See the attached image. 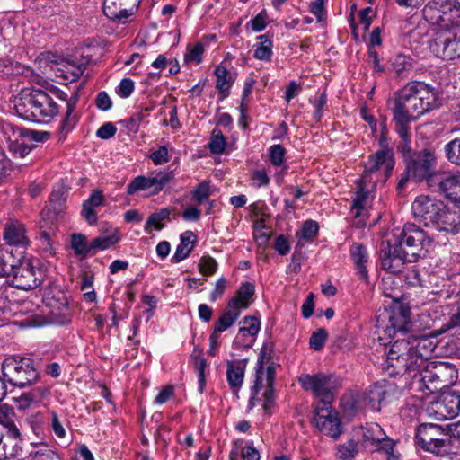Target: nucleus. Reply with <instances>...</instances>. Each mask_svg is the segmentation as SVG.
<instances>
[{
	"mask_svg": "<svg viewBox=\"0 0 460 460\" xmlns=\"http://www.w3.org/2000/svg\"><path fill=\"white\" fill-rule=\"evenodd\" d=\"M423 15L431 24L430 52L443 59L460 58V0H433L424 7Z\"/></svg>",
	"mask_w": 460,
	"mask_h": 460,
	"instance_id": "nucleus-1",
	"label": "nucleus"
},
{
	"mask_svg": "<svg viewBox=\"0 0 460 460\" xmlns=\"http://www.w3.org/2000/svg\"><path fill=\"white\" fill-rule=\"evenodd\" d=\"M435 349L434 340L427 336L398 338L389 346L384 369L389 376L415 378Z\"/></svg>",
	"mask_w": 460,
	"mask_h": 460,
	"instance_id": "nucleus-2",
	"label": "nucleus"
},
{
	"mask_svg": "<svg viewBox=\"0 0 460 460\" xmlns=\"http://www.w3.org/2000/svg\"><path fill=\"white\" fill-rule=\"evenodd\" d=\"M432 240L414 224H405L402 229L393 230L386 247L381 252L382 267L392 272L405 261H415L425 255Z\"/></svg>",
	"mask_w": 460,
	"mask_h": 460,
	"instance_id": "nucleus-3",
	"label": "nucleus"
},
{
	"mask_svg": "<svg viewBox=\"0 0 460 460\" xmlns=\"http://www.w3.org/2000/svg\"><path fill=\"white\" fill-rule=\"evenodd\" d=\"M393 167L390 150L381 149L371 156L364 173L357 181V190L351 205L356 217L366 216L374 199L373 190L376 182L385 181Z\"/></svg>",
	"mask_w": 460,
	"mask_h": 460,
	"instance_id": "nucleus-4",
	"label": "nucleus"
},
{
	"mask_svg": "<svg viewBox=\"0 0 460 460\" xmlns=\"http://www.w3.org/2000/svg\"><path fill=\"white\" fill-rule=\"evenodd\" d=\"M394 102L393 114L401 121L405 118L415 120L439 106L435 91L421 82L407 84L395 93Z\"/></svg>",
	"mask_w": 460,
	"mask_h": 460,
	"instance_id": "nucleus-5",
	"label": "nucleus"
},
{
	"mask_svg": "<svg viewBox=\"0 0 460 460\" xmlns=\"http://www.w3.org/2000/svg\"><path fill=\"white\" fill-rule=\"evenodd\" d=\"M13 110L24 120L44 123L58 113L54 99L40 89H22L13 101Z\"/></svg>",
	"mask_w": 460,
	"mask_h": 460,
	"instance_id": "nucleus-6",
	"label": "nucleus"
},
{
	"mask_svg": "<svg viewBox=\"0 0 460 460\" xmlns=\"http://www.w3.org/2000/svg\"><path fill=\"white\" fill-rule=\"evenodd\" d=\"M394 284H395V279L393 276L384 279L382 283L384 295L394 301L388 316L389 324L385 330L389 336L396 333L405 334L411 329V308L401 303L402 291L399 288H393Z\"/></svg>",
	"mask_w": 460,
	"mask_h": 460,
	"instance_id": "nucleus-7",
	"label": "nucleus"
},
{
	"mask_svg": "<svg viewBox=\"0 0 460 460\" xmlns=\"http://www.w3.org/2000/svg\"><path fill=\"white\" fill-rule=\"evenodd\" d=\"M354 438L365 447L382 455L385 460H400L401 455L395 450V442L386 437L377 423H368L352 430Z\"/></svg>",
	"mask_w": 460,
	"mask_h": 460,
	"instance_id": "nucleus-8",
	"label": "nucleus"
},
{
	"mask_svg": "<svg viewBox=\"0 0 460 460\" xmlns=\"http://www.w3.org/2000/svg\"><path fill=\"white\" fill-rule=\"evenodd\" d=\"M2 371L5 381L22 388L34 384L39 378L33 360L24 357L6 358L2 363Z\"/></svg>",
	"mask_w": 460,
	"mask_h": 460,
	"instance_id": "nucleus-9",
	"label": "nucleus"
},
{
	"mask_svg": "<svg viewBox=\"0 0 460 460\" xmlns=\"http://www.w3.org/2000/svg\"><path fill=\"white\" fill-rule=\"evenodd\" d=\"M418 376L425 387L434 393L453 385L457 379V370L447 362L427 360Z\"/></svg>",
	"mask_w": 460,
	"mask_h": 460,
	"instance_id": "nucleus-10",
	"label": "nucleus"
},
{
	"mask_svg": "<svg viewBox=\"0 0 460 460\" xmlns=\"http://www.w3.org/2000/svg\"><path fill=\"white\" fill-rule=\"evenodd\" d=\"M416 443L423 450L442 456L450 449V436L438 424H420L415 434Z\"/></svg>",
	"mask_w": 460,
	"mask_h": 460,
	"instance_id": "nucleus-11",
	"label": "nucleus"
},
{
	"mask_svg": "<svg viewBox=\"0 0 460 460\" xmlns=\"http://www.w3.org/2000/svg\"><path fill=\"white\" fill-rule=\"evenodd\" d=\"M298 382L304 390L318 398L316 402H326V401L329 403L332 402L334 392L338 386L333 376L324 373L302 374L298 377Z\"/></svg>",
	"mask_w": 460,
	"mask_h": 460,
	"instance_id": "nucleus-12",
	"label": "nucleus"
},
{
	"mask_svg": "<svg viewBox=\"0 0 460 460\" xmlns=\"http://www.w3.org/2000/svg\"><path fill=\"white\" fill-rule=\"evenodd\" d=\"M394 391L393 384L386 382H377L370 385L363 393L357 394L352 398L350 409L357 412L363 409L379 411L381 403L386 401Z\"/></svg>",
	"mask_w": 460,
	"mask_h": 460,
	"instance_id": "nucleus-13",
	"label": "nucleus"
},
{
	"mask_svg": "<svg viewBox=\"0 0 460 460\" xmlns=\"http://www.w3.org/2000/svg\"><path fill=\"white\" fill-rule=\"evenodd\" d=\"M314 422L322 434L334 440H337L343 432L339 413L328 401L314 403Z\"/></svg>",
	"mask_w": 460,
	"mask_h": 460,
	"instance_id": "nucleus-14",
	"label": "nucleus"
},
{
	"mask_svg": "<svg viewBox=\"0 0 460 460\" xmlns=\"http://www.w3.org/2000/svg\"><path fill=\"white\" fill-rule=\"evenodd\" d=\"M414 217L426 226H434L438 223L439 212L444 208V203L429 195L418 196L411 206Z\"/></svg>",
	"mask_w": 460,
	"mask_h": 460,
	"instance_id": "nucleus-15",
	"label": "nucleus"
},
{
	"mask_svg": "<svg viewBox=\"0 0 460 460\" xmlns=\"http://www.w3.org/2000/svg\"><path fill=\"white\" fill-rule=\"evenodd\" d=\"M172 178V172H159L152 176H137L128 183L127 193L133 195L137 191L151 190L152 194H157Z\"/></svg>",
	"mask_w": 460,
	"mask_h": 460,
	"instance_id": "nucleus-16",
	"label": "nucleus"
},
{
	"mask_svg": "<svg viewBox=\"0 0 460 460\" xmlns=\"http://www.w3.org/2000/svg\"><path fill=\"white\" fill-rule=\"evenodd\" d=\"M436 162L437 158L434 153L425 149L407 164L409 174L416 181L427 180L429 182L433 176Z\"/></svg>",
	"mask_w": 460,
	"mask_h": 460,
	"instance_id": "nucleus-17",
	"label": "nucleus"
},
{
	"mask_svg": "<svg viewBox=\"0 0 460 460\" xmlns=\"http://www.w3.org/2000/svg\"><path fill=\"white\" fill-rule=\"evenodd\" d=\"M10 276L12 277V285L18 289L30 290L40 284L29 260L19 261V265H14Z\"/></svg>",
	"mask_w": 460,
	"mask_h": 460,
	"instance_id": "nucleus-18",
	"label": "nucleus"
},
{
	"mask_svg": "<svg viewBox=\"0 0 460 460\" xmlns=\"http://www.w3.org/2000/svg\"><path fill=\"white\" fill-rule=\"evenodd\" d=\"M141 0H104L103 13L111 20L126 21L137 10Z\"/></svg>",
	"mask_w": 460,
	"mask_h": 460,
	"instance_id": "nucleus-19",
	"label": "nucleus"
},
{
	"mask_svg": "<svg viewBox=\"0 0 460 460\" xmlns=\"http://www.w3.org/2000/svg\"><path fill=\"white\" fill-rule=\"evenodd\" d=\"M435 408L438 419H453L460 412V394L456 391L443 394Z\"/></svg>",
	"mask_w": 460,
	"mask_h": 460,
	"instance_id": "nucleus-20",
	"label": "nucleus"
},
{
	"mask_svg": "<svg viewBox=\"0 0 460 460\" xmlns=\"http://www.w3.org/2000/svg\"><path fill=\"white\" fill-rule=\"evenodd\" d=\"M438 217V223L434 225L436 229L456 234L460 226V207L453 205L449 208L444 204V208Z\"/></svg>",
	"mask_w": 460,
	"mask_h": 460,
	"instance_id": "nucleus-21",
	"label": "nucleus"
},
{
	"mask_svg": "<svg viewBox=\"0 0 460 460\" xmlns=\"http://www.w3.org/2000/svg\"><path fill=\"white\" fill-rule=\"evenodd\" d=\"M3 237L9 245L25 247L30 243L25 226L17 220L5 223Z\"/></svg>",
	"mask_w": 460,
	"mask_h": 460,
	"instance_id": "nucleus-22",
	"label": "nucleus"
},
{
	"mask_svg": "<svg viewBox=\"0 0 460 460\" xmlns=\"http://www.w3.org/2000/svg\"><path fill=\"white\" fill-rule=\"evenodd\" d=\"M436 177L439 190L447 198L460 202V172H443Z\"/></svg>",
	"mask_w": 460,
	"mask_h": 460,
	"instance_id": "nucleus-23",
	"label": "nucleus"
},
{
	"mask_svg": "<svg viewBox=\"0 0 460 460\" xmlns=\"http://www.w3.org/2000/svg\"><path fill=\"white\" fill-rule=\"evenodd\" d=\"M254 292L253 284L243 282L237 289L236 294L228 301L227 305L241 313L242 310L247 309L252 304Z\"/></svg>",
	"mask_w": 460,
	"mask_h": 460,
	"instance_id": "nucleus-24",
	"label": "nucleus"
},
{
	"mask_svg": "<svg viewBox=\"0 0 460 460\" xmlns=\"http://www.w3.org/2000/svg\"><path fill=\"white\" fill-rule=\"evenodd\" d=\"M270 359L271 351L267 345H263L256 366V378H258L259 381L265 378L266 382L270 384L274 380L275 369L270 364Z\"/></svg>",
	"mask_w": 460,
	"mask_h": 460,
	"instance_id": "nucleus-25",
	"label": "nucleus"
},
{
	"mask_svg": "<svg viewBox=\"0 0 460 460\" xmlns=\"http://www.w3.org/2000/svg\"><path fill=\"white\" fill-rule=\"evenodd\" d=\"M246 364L243 361H229L227 363L226 379L230 389L236 395L243 386Z\"/></svg>",
	"mask_w": 460,
	"mask_h": 460,
	"instance_id": "nucleus-26",
	"label": "nucleus"
},
{
	"mask_svg": "<svg viewBox=\"0 0 460 460\" xmlns=\"http://www.w3.org/2000/svg\"><path fill=\"white\" fill-rule=\"evenodd\" d=\"M120 240L119 230L116 227L109 226L101 233L99 236L91 242L93 255L99 251L107 250Z\"/></svg>",
	"mask_w": 460,
	"mask_h": 460,
	"instance_id": "nucleus-27",
	"label": "nucleus"
},
{
	"mask_svg": "<svg viewBox=\"0 0 460 460\" xmlns=\"http://www.w3.org/2000/svg\"><path fill=\"white\" fill-rule=\"evenodd\" d=\"M66 190L64 186H56L49 196V205L47 209L42 212V218L45 221V217H51L61 213L66 207Z\"/></svg>",
	"mask_w": 460,
	"mask_h": 460,
	"instance_id": "nucleus-28",
	"label": "nucleus"
},
{
	"mask_svg": "<svg viewBox=\"0 0 460 460\" xmlns=\"http://www.w3.org/2000/svg\"><path fill=\"white\" fill-rule=\"evenodd\" d=\"M214 74L217 78V89L224 97L228 96L230 89L235 81L234 74H232L223 63L217 66Z\"/></svg>",
	"mask_w": 460,
	"mask_h": 460,
	"instance_id": "nucleus-29",
	"label": "nucleus"
},
{
	"mask_svg": "<svg viewBox=\"0 0 460 460\" xmlns=\"http://www.w3.org/2000/svg\"><path fill=\"white\" fill-rule=\"evenodd\" d=\"M104 203V197L101 190H94L90 198L84 201L82 215L90 225H95L97 222V213L94 208L100 207Z\"/></svg>",
	"mask_w": 460,
	"mask_h": 460,
	"instance_id": "nucleus-30",
	"label": "nucleus"
},
{
	"mask_svg": "<svg viewBox=\"0 0 460 460\" xmlns=\"http://www.w3.org/2000/svg\"><path fill=\"white\" fill-rule=\"evenodd\" d=\"M195 242L196 236L193 232L185 231L182 233L181 235V243L172 257V261L177 263L186 259L193 250Z\"/></svg>",
	"mask_w": 460,
	"mask_h": 460,
	"instance_id": "nucleus-31",
	"label": "nucleus"
},
{
	"mask_svg": "<svg viewBox=\"0 0 460 460\" xmlns=\"http://www.w3.org/2000/svg\"><path fill=\"white\" fill-rule=\"evenodd\" d=\"M350 256L356 265L361 279L367 278L366 263L368 261V253L366 247L359 243H354L350 248Z\"/></svg>",
	"mask_w": 460,
	"mask_h": 460,
	"instance_id": "nucleus-32",
	"label": "nucleus"
},
{
	"mask_svg": "<svg viewBox=\"0 0 460 460\" xmlns=\"http://www.w3.org/2000/svg\"><path fill=\"white\" fill-rule=\"evenodd\" d=\"M45 390L43 388H37L33 391L22 394L18 397H13V400L16 406L21 411H26L31 405L39 402L44 396Z\"/></svg>",
	"mask_w": 460,
	"mask_h": 460,
	"instance_id": "nucleus-33",
	"label": "nucleus"
},
{
	"mask_svg": "<svg viewBox=\"0 0 460 460\" xmlns=\"http://www.w3.org/2000/svg\"><path fill=\"white\" fill-rule=\"evenodd\" d=\"M273 42L267 35L257 37V43L254 45L253 57L261 61H269L273 54Z\"/></svg>",
	"mask_w": 460,
	"mask_h": 460,
	"instance_id": "nucleus-34",
	"label": "nucleus"
},
{
	"mask_svg": "<svg viewBox=\"0 0 460 460\" xmlns=\"http://www.w3.org/2000/svg\"><path fill=\"white\" fill-rule=\"evenodd\" d=\"M240 315V312H238L236 309L230 308L229 305H227L226 310L215 323L214 331L221 334L232 325H234Z\"/></svg>",
	"mask_w": 460,
	"mask_h": 460,
	"instance_id": "nucleus-35",
	"label": "nucleus"
},
{
	"mask_svg": "<svg viewBox=\"0 0 460 460\" xmlns=\"http://www.w3.org/2000/svg\"><path fill=\"white\" fill-rule=\"evenodd\" d=\"M170 214L171 210L168 208H161L150 214L145 225V232L151 234L152 228L161 231L164 226L163 221L169 219Z\"/></svg>",
	"mask_w": 460,
	"mask_h": 460,
	"instance_id": "nucleus-36",
	"label": "nucleus"
},
{
	"mask_svg": "<svg viewBox=\"0 0 460 460\" xmlns=\"http://www.w3.org/2000/svg\"><path fill=\"white\" fill-rule=\"evenodd\" d=\"M358 444L359 441L354 438V434L351 432L350 438L337 447L338 460H353L358 453Z\"/></svg>",
	"mask_w": 460,
	"mask_h": 460,
	"instance_id": "nucleus-37",
	"label": "nucleus"
},
{
	"mask_svg": "<svg viewBox=\"0 0 460 460\" xmlns=\"http://www.w3.org/2000/svg\"><path fill=\"white\" fill-rule=\"evenodd\" d=\"M152 110L153 107L141 108L140 111H137L124 121L126 128L132 133H137L145 119L148 117Z\"/></svg>",
	"mask_w": 460,
	"mask_h": 460,
	"instance_id": "nucleus-38",
	"label": "nucleus"
},
{
	"mask_svg": "<svg viewBox=\"0 0 460 460\" xmlns=\"http://www.w3.org/2000/svg\"><path fill=\"white\" fill-rule=\"evenodd\" d=\"M71 247L77 256L85 258L93 255L91 243H87V238L82 234H74L71 237Z\"/></svg>",
	"mask_w": 460,
	"mask_h": 460,
	"instance_id": "nucleus-39",
	"label": "nucleus"
},
{
	"mask_svg": "<svg viewBox=\"0 0 460 460\" xmlns=\"http://www.w3.org/2000/svg\"><path fill=\"white\" fill-rule=\"evenodd\" d=\"M76 99H70L66 102L65 118L61 120L60 130L64 134L70 132L77 123V116L74 113Z\"/></svg>",
	"mask_w": 460,
	"mask_h": 460,
	"instance_id": "nucleus-40",
	"label": "nucleus"
},
{
	"mask_svg": "<svg viewBox=\"0 0 460 460\" xmlns=\"http://www.w3.org/2000/svg\"><path fill=\"white\" fill-rule=\"evenodd\" d=\"M28 460H63L61 456L54 450L40 447L32 449L27 457Z\"/></svg>",
	"mask_w": 460,
	"mask_h": 460,
	"instance_id": "nucleus-41",
	"label": "nucleus"
},
{
	"mask_svg": "<svg viewBox=\"0 0 460 460\" xmlns=\"http://www.w3.org/2000/svg\"><path fill=\"white\" fill-rule=\"evenodd\" d=\"M205 51V47L202 42H198L194 46H188L187 51L184 55V62L186 64L199 65L202 61V55Z\"/></svg>",
	"mask_w": 460,
	"mask_h": 460,
	"instance_id": "nucleus-42",
	"label": "nucleus"
},
{
	"mask_svg": "<svg viewBox=\"0 0 460 460\" xmlns=\"http://www.w3.org/2000/svg\"><path fill=\"white\" fill-rule=\"evenodd\" d=\"M226 146V141L219 129H213L211 132L210 142L208 144L209 150L212 154H223Z\"/></svg>",
	"mask_w": 460,
	"mask_h": 460,
	"instance_id": "nucleus-43",
	"label": "nucleus"
},
{
	"mask_svg": "<svg viewBox=\"0 0 460 460\" xmlns=\"http://www.w3.org/2000/svg\"><path fill=\"white\" fill-rule=\"evenodd\" d=\"M13 414L12 409L7 405H0V424L8 429L13 438H18L20 435L17 427L9 420V416Z\"/></svg>",
	"mask_w": 460,
	"mask_h": 460,
	"instance_id": "nucleus-44",
	"label": "nucleus"
},
{
	"mask_svg": "<svg viewBox=\"0 0 460 460\" xmlns=\"http://www.w3.org/2000/svg\"><path fill=\"white\" fill-rule=\"evenodd\" d=\"M15 265L13 255L4 250H0V278L10 276Z\"/></svg>",
	"mask_w": 460,
	"mask_h": 460,
	"instance_id": "nucleus-45",
	"label": "nucleus"
},
{
	"mask_svg": "<svg viewBox=\"0 0 460 460\" xmlns=\"http://www.w3.org/2000/svg\"><path fill=\"white\" fill-rule=\"evenodd\" d=\"M286 149L279 144H275L269 148V157L272 165L281 167L285 163Z\"/></svg>",
	"mask_w": 460,
	"mask_h": 460,
	"instance_id": "nucleus-46",
	"label": "nucleus"
},
{
	"mask_svg": "<svg viewBox=\"0 0 460 460\" xmlns=\"http://www.w3.org/2000/svg\"><path fill=\"white\" fill-rule=\"evenodd\" d=\"M447 159L455 164L460 165V138H456L445 146Z\"/></svg>",
	"mask_w": 460,
	"mask_h": 460,
	"instance_id": "nucleus-47",
	"label": "nucleus"
},
{
	"mask_svg": "<svg viewBox=\"0 0 460 460\" xmlns=\"http://www.w3.org/2000/svg\"><path fill=\"white\" fill-rule=\"evenodd\" d=\"M211 194V185L206 181L200 182L192 191V196L199 204L203 203Z\"/></svg>",
	"mask_w": 460,
	"mask_h": 460,
	"instance_id": "nucleus-48",
	"label": "nucleus"
},
{
	"mask_svg": "<svg viewBox=\"0 0 460 460\" xmlns=\"http://www.w3.org/2000/svg\"><path fill=\"white\" fill-rule=\"evenodd\" d=\"M392 66L394 72L397 75H401L402 73L410 70L412 66V63L411 58L402 54H398L394 58Z\"/></svg>",
	"mask_w": 460,
	"mask_h": 460,
	"instance_id": "nucleus-49",
	"label": "nucleus"
},
{
	"mask_svg": "<svg viewBox=\"0 0 460 460\" xmlns=\"http://www.w3.org/2000/svg\"><path fill=\"white\" fill-rule=\"evenodd\" d=\"M394 120L396 124V131L400 137L403 140L405 144L410 143L411 141V135H410V128L409 124L413 121V119H404L401 121V119L397 116H394Z\"/></svg>",
	"mask_w": 460,
	"mask_h": 460,
	"instance_id": "nucleus-50",
	"label": "nucleus"
},
{
	"mask_svg": "<svg viewBox=\"0 0 460 460\" xmlns=\"http://www.w3.org/2000/svg\"><path fill=\"white\" fill-rule=\"evenodd\" d=\"M241 323L243 326L240 327V332H245L246 331L251 332L252 335L256 336L260 331V321L253 316L244 317Z\"/></svg>",
	"mask_w": 460,
	"mask_h": 460,
	"instance_id": "nucleus-51",
	"label": "nucleus"
},
{
	"mask_svg": "<svg viewBox=\"0 0 460 460\" xmlns=\"http://www.w3.org/2000/svg\"><path fill=\"white\" fill-rule=\"evenodd\" d=\"M199 270L203 275L210 276L217 271V262L212 257H202L200 259Z\"/></svg>",
	"mask_w": 460,
	"mask_h": 460,
	"instance_id": "nucleus-52",
	"label": "nucleus"
},
{
	"mask_svg": "<svg viewBox=\"0 0 460 460\" xmlns=\"http://www.w3.org/2000/svg\"><path fill=\"white\" fill-rule=\"evenodd\" d=\"M327 339V333L324 329H318L313 332L310 337V346L314 350H320L323 347Z\"/></svg>",
	"mask_w": 460,
	"mask_h": 460,
	"instance_id": "nucleus-53",
	"label": "nucleus"
},
{
	"mask_svg": "<svg viewBox=\"0 0 460 460\" xmlns=\"http://www.w3.org/2000/svg\"><path fill=\"white\" fill-rule=\"evenodd\" d=\"M319 226L315 221L307 220L304 223L300 237L305 240L313 239L318 233Z\"/></svg>",
	"mask_w": 460,
	"mask_h": 460,
	"instance_id": "nucleus-54",
	"label": "nucleus"
},
{
	"mask_svg": "<svg viewBox=\"0 0 460 460\" xmlns=\"http://www.w3.org/2000/svg\"><path fill=\"white\" fill-rule=\"evenodd\" d=\"M134 89V82L129 78H124L120 81L116 92L119 97L126 99L132 94Z\"/></svg>",
	"mask_w": 460,
	"mask_h": 460,
	"instance_id": "nucleus-55",
	"label": "nucleus"
},
{
	"mask_svg": "<svg viewBox=\"0 0 460 460\" xmlns=\"http://www.w3.org/2000/svg\"><path fill=\"white\" fill-rule=\"evenodd\" d=\"M149 157L155 165L167 163L169 161L167 147L161 146L157 150L154 151Z\"/></svg>",
	"mask_w": 460,
	"mask_h": 460,
	"instance_id": "nucleus-56",
	"label": "nucleus"
},
{
	"mask_svg": "<svg viewBox=\"0 0 460 460\" xmlns=\"http://www.w3.org/2000/svg\"><path fill=\"white\" fill-rule=\"evenodd\" d=\"M268 15L265 10L259 13L252 21L251 28L254 31H261L267 26Z\"/></svg>",
	"mask_w": 460,
	"mask_h": 460,
	"instance_id": "nucleus-57",
	"label": "nucleus"
},
{
	"mask_svg": "<svg viewBox=\"0 0 460 460\" xmlns=\"http://www.w3.org/2000/svg\"><path fill=\"white\" fill-rule=\"evenodd\" d=\"M327 103V97L324 93H321L318 98L314 101V119L315 121H320L323 115V110Z\"/></svg>",
	"mask_w": 460,
	"mask_h": 460,
	"instance_id": "nucleus-58",
	"label": "nucleus"
},
{
	"mask_svg": "<svg viewBox=\"0 0 460 460\" xmlns=\"http://www.w3.org/2000/svg\"><path fill=\"white\" fill-rule=\"evenodd\" d=\"M174 396V388L172 385H166L161 389L155 398V403L162 405Z\"/></svg>",
	"mask_w": 460,
	"mask_h": 460,
	"instance_id": "nucleus-59",
	"label": "nucleus"
},
{
	"mask_svg": "<svg viewBox=\"0 0 460 460\" xmlns=\"http://www.w3.org/2000/svg\"><path fill=\"white\" fill-rule=\"evenodd\" d=\"M252 180L253 185H255L257 188L267 186L270 182V178L264 169L254 171L252 175Z\"/></svg>",
	"mask_w": 460,
	"mask_h": 460,
	"instance_id": "nucleus-60",
	"label": "nucleus"
},
{
	"mask_svg": "<svg viewBox=\"0 0 460 460\" xmlns=\"http://www.w3.org/2000/svg\"><path fill=\"white\" fill-rule=\"evenodd\" d=\"M117 128L111 122L104 123L96 132L101 139H109L116 134Z\"/></svg>",
	"mask_w": 460,
	"mask_h": 460,
	"instance_id": "nucleus-61",
	"label": "nucleus"
},
{
	"mask_svg": "<svg viewBox=\"0 0 460 460\" xmlns=\"http://www.w3.org/2000/svg\"><path fill=\"white\" fill-rule=\"evenodd\" d=\"M274 249L279 255H287L290 251V244L287 237L279 235L274 243Z\"/></svg>",
	"mask_w": 460,
	"mask_h": 460,
	"instance_id": "nucleus-62",
	"label": "nucleus"
},
{
	"mask_svg": "<svg viewBox=\"0 0 460 460\" xmlns=\"http://www.w3.org/2000/svg\"><path fill=\"white\" fill-rule=\"evenodd\" d=\"M10 150L13 152L15 157L23 158L29 155L31 149L24 143L13 141L10 145Z\"/></svg>",
	"mask_w": 460,
	"mask_h": 460,
	"instance_id": "nucleus-63",
	"label": "nucleus"
},
{
	"mask_svg": "<svg viewBox=\"0 0 460 460\" xmlns=\"http://www.w3.org/2000/svg\"><path fill=\"white\" fill-rule=\"evenodd\" d=\"M241 456L243 460H260V453L253 447L252 443H250L242 448Z\"/></svg>",
	"mask_w": 460,
	"mask_h": 460,
	"instance_id": "nucleus-64",
	"label": "nucleus"
}]
</instances>
